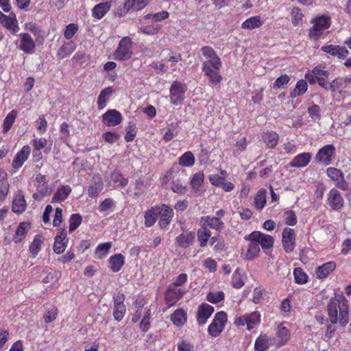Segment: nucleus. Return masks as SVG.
<instances>
[{
    "label": "nucleus",
    "instance_id": "nucleus-1",
    "mask_svg": "<svg viewBox=\"0 0 351 351\" xmlns=\"http://www.w3.org/2000/svg\"><path fill=\"white\" fill-rule=\"evenodd\" d=\"M201 52L206 59L202 62V71L208 79L210 86H215L221 84L223 77L220 73L222 62L215 49L208 45L201 48Z\"/></svg>",
    "mask_w": 351,
    "mask_h": 351
},
{
    "label": "nucleus",
    "instance_id": "nucleus-2",
    "mask_svg": "<svg viewBox=\"0 0 351 351\" xmlns=\"http://www.w3.org/2000/svg\"><path fill=\"white\" fill-rule=\"evenodd\" d=\"M348 301L343 294L332 298L327 305V311L332 324L339 322L345 326L349 321Z\"/></svg>",
    "mask_w": 351,
    "mask_h": 351
},
{
    "label": "nucleus",
    "instance_id": "nucleus-3",
    "mask_svg": "<svg viewBox=\"0 0 351 351\" xmlns=\"http://www.w3.org/2000/svg\"><path fill=\"white\" fill-rule=\"evenodd\" d=\"M228 322V315L225 311H219L214 315V317L208 325L207 332L213 338L219 337L225 329Z\"/></svg>",
    "mask_w": 351,
    "mask_h": 351
},
{
    "label": "nucleus",
    "instance_id": "nucleus-4",
    "mask_svg": "<svg viewBox=\"0 0 351 351\" xmlns=\"http://www.w3.org/2000/svg\"><path fill=\"white\" fill-rule=\"evenodd\" d=\"M132 47L133 42L130 37L125 36L122 38L113 53L114 58L118 61L130 60L133 56Z\"/></svg>",
    "mask_w": 351,
    "mask_h": 351
},
{
    "label": "nucleus",
    "instance_id": "nucleus-5",
    "mask_svg": "<svg viewBox=\"0 0 351 351\" xmlns=\"http://www.w3.org/2000/svg\"><path fill=\"white\" fill-rule=\"evenodd\" d=\"M313 26L309 29L308 36L315 40H318L323 32L328 29L331 24L330 18L326 15L317 16L313 21Z\"/></svg>",
    "mask_w": 351,
    "mask_h": 351
},
{
    "label": "nucleus",
    "instance_id": "nucleus-6",
    "mask_svg": "<svg viewBox=\"0 0 351 351\" xmlns=\"http://www.w3.org/2000/svg\"><path fill=\"white\" fill-rule=\"evenodd\" d=\"M261 321L260 312L255 311L250 313L236 315L234 319V324L237 326H247L248 331L252 330Z\"/></svg>",
    "mask_w": 351,
    "mask_h": 351
},
{
    "label": "nucleus",
    "instance_id": "nucleus-7",
    "mask_svg": "<svg viewBox=\"0 0 351 351\" xmlns=\"http://www.w3.org/2000/svg\"><path fill=\"white\" fill-rule=\"evenodd\" d=\"M329 72L322 69V66H316L311 72L305 75L306 80L310 84L317 83L321 87L328 89L327 79Z\"/></svg>",
    "mask_w": 351,
    "mask_h": 351
},
{
    "label": "nucleus",
    "instance_id": "nucleus-8",
    "mask_svg": "<svg viewBox=\"0 0 351 351\" xmlns=\"http://www.w3.org/2000/svg\"><path fill=\"white\" fill-rule=\"evenodd\" d=\"M336 156V149L334 145L328 144L318 149L315 156V161L319 165H330Z\"/></svg>",
    "mask_w": 351,
    "mask_h": 351
},
{
    "label": "nucleus",
    "instance_id": "nucleus-9",
    "mask_svg": "<svg viewBox=\"0 0 351 351\" xmlns=\"http://www.w3.org/2000/svg\"><path fill=\"white\" fill-rule=\"evenodd\" d=\"M327 176L334 182L335 187L343 191L350 190L349 183L346 180L343 172L336 167H328L326 171Z\"/></svg>",
    "mask_w": 351,
    "mask_h": 351
},
{
    "label": "nucleus",
    "instance_id": "nucleus-10",
    "mask_svg": "<svg viewBox=\"0 0 351 351\" xmlns=\"http://www.w3.org/2000/svg\"><path fill=\"white\" fill-rule=\"evenodd\" d=\"M244 239L250 241H256L258 245H261L263 250L271 249L274 243L273 237L259 231H254L250 234L245 235Z\"/></svg>",
    "mask_w": 351,
    "mask_h": 351
},
{
    "label": "nucleus",
    "instance_id": "nucleus-11",
    "mask_svg": "<svg viewBox=\"0 0 351 351\" xmlns=\"http://www.w3.org/2000/svg\"><path fill=\"white\" fill-rule=\"evenodd\" d=\"M337 188L331 189L327 194L326 203L332 210L339 211L345 204V200Z\"/></svg>",
    "mask_w": 351,
    "mask_h": 351
},
{
    "label": "nucleus",
    "instance_id": "nucleus-12",
    "mask_svg": "<svg viewBox=\"0 0 351 351\" xmlns=\"http://www.w3.org/2000/svg\"><path fill=\"white\" fill-rule=\"evenodd\" d=\"M186 291L184 288L172 287L169 285L165 293V302L168 308H171L184 296Z\"/></svg>",
    "mask_w": 351,
    "mask_h": 351
},
{
    "label": "nucleus",
    "instance_id": "nucleus-13",
    "mask_svg": "<svg viewBox=\"0 0 351 351\" xmlns=\"http://www.w3.org/2000/svg\"><path fill=\"white\" fill-rule=\"evenodd\" d=\"M185 91L181 82L177 80L174 81L169 90L171 103L175 106L181 104L184 99Z\"/></svg>",
    "mask_w": 351,
    "mask_h": 351
},
{
    "label": "nucleus",
    "instance_id": "nucleus-14",
    "mask_svg": "<svg viewBox=\"0 0 351 351\" xmlns=\"http://www.w3.org/2000/svg\"><path fill=\"white\" fill-rule=\"evenodd\" d=\"M69 239L67 232L65 228H60L54 238L53 245V252L57 254H62L68 245Z\"/></svg>",
    "mask_w": 351,
    "mask_h": 351
},
{
    "label": "nucleus",
    "instance_id": "nucleus-15",
    "mask_svg": "<svg viewBox=\"0 0 351 351\" xmlns=\"http://www.w3.org/2000/svg\"><path fill=\"white\" fill-rule=\"evenodd\" d=\"M214 311V307L207 303H202L199 304L197 307L195 315L197 324L199 326L206 324Z\"/></svg>",
    "mask_w": 351,
    "mask_h": 351
},
{
    "label": "nucleus",
    "instance_id": "nucleus-16",
    "mask_svg": "<svg viewBox=\"0 0 351 351\" xmlns=\"http://www.w3.org/2000/svg\"><path fill=\"white\" fill-rule=\"evenodd\" d=\"M158 217H160L158 226L161 229H165L172 221L174 215L173 210L169 206L163 204L158 206Z\"/></svg>",
    "mask_w": 351,
    "mask_h": 351
},
{
    "label": "nucleus",
    "instance_id": "nucleus-17",
    "mask_svg": "<svg viewBox=\"0 0 351 351\" xmlns=\"http://www.w3.org/2000/svg\"><path fill=\"white\" fill-rule=\"evenodd\" d=\"M282 243L285 251L291 253L295 247V234L294 230L285 228L282 231Z\"/></svg>",
    "mask_w": 351,
    "mask_h": 351
},
{
    "label": "nucleus",
    "instance_id": "nucleus-18",
    "mask_svg": "<svg viewBox=\"0 0 351 351\" xmlns=\"http://www.w3.org/2000/svg\"><path fill=\"white\" fill-rule=\"evenodd\" d=\"M125 295L122 293H119L116 297H114L113 305V317L115 320L121 321L124 317L126 312V308L124 304Z\"/></svg>",
    "mask_w": 351,
    "mask_h": 351
},
{
    "label": "nucleus",
    "instance_id": "nucleus-19",
    "mask_svg": "<svg viewBox=\"0 0 351 351\" xmlns=\"http://www.w3.org/2000/svg\"><path fill=\"white\" fill-rule=\"evenodd\" d=\"M21 40L19 49L27 54H32L36 50V43L31 35L28 33L19 34Z\"/></svg>",
    "mask_w": 351,
    "mask_h": 351
},
{
    "label": "nucleus",
    "instance_id": "nucleus-20",
    "mask_svg": "<svg viewBox=\"0 0 351 351\" xmlns=\"http://www.w3.org/2000/svg\"><path fill=\"white\" fill-rule=\"evenodd\" d=\"M291 337L289 330L283 324H280L276 328L274 343L276 347L280 348L287 343Z\"/></svg>",
    "mask_w": 351,
    "mask_h": 351
},
{
    "label": "nucleus",
    "instance_id": "nucleus-21",
    "mask_svg": "<svg viewBox=\"0 0 351 351\" xmlns=\"http://www.w3.org/2000/svg\"><path fill=\"white\" fill-rule=\"evenodd\" d=\"M31 153V148L28 145H24L15 155L12 160V167L15 171H18L24 162L28 159Z\"/></svg>",
    "mask_w": 351,
    "mask_h": 351
},
{
    "label": "nucleus",
    "instance_id": "nucleus-22",
    "mask_svg": "<svg viewBox=\"0 0 351 351\" xmlns=\"http://www.w3.org/2000/svg\"><path fill=\"white\" fill-rule=\"evenodd\" d=\"M201 226L210 228L218 232H220L224 228V223L217 217L214 216H203L199 219Z\"/></svg>",
    "mask_w": 351,
    "mask_h": 351
},
{
    "label": "nucleus",
    "instance_id": "nucleus-23",
    "mask_svg": "<svg viewBox=\"0 0 351 351\" xmlns=\"http://www.w3.org/2000/svg\"><path fill=\"white\" fill-rule=\"evenodd\" d=\"M321 50L332 56L337 57L339 59H346L348 54V50L343 46L335 45H326L322 47Z\"/></svg>",
    "mask_w": 351,
    "mask_h": 351
},
{
    "label": "nucleus",
    "instance_id": "nucleus-24",
    "mask_svg": "<svg viewBox=\"0 0 351 351\" xmlns=\"http://www.w3.org/2000/svg\"><path fill=\"white\" fill-rule=\"evenodd\" d=\"M122 119L121 112L115 109L108 110L102 115L104 124L108 127H114L120 124L122 121Z\"/></svg>",
    "mask_w": 351,
    "mask_h": 351
},
{
    "label": "nucleus",
    "instance_id": "nucleus-25",
    "mask_svg": "<svg viewBox=\"0 0 351 351\" xmlns=\"http://www.w3.org/2000/svg\"><path fill=\"white\" fill-rule=\"evenodd\" d=\"M27 203L23 191L18 190L15 193L12 204V210L16 214H21L26 210Z\"/></svg>",
    "mask_w": 351,
    "mask_h": 351
},
{
    "label": "nucleus",
    "instance_id": "nucleus-26",
    "mask_svg": "<svg viewBox=\"0 0 351 351\" xmlns=\"http://www.w3.org/2000/svg\"><path fill=\"white\" fill-rule=\"evenodd\" d=\"M275 343L272 337L261 332L255 340L254 348L256 351H267Z\"/></svg>",
    "mask_w": 351,
    "mask_h": 351
},
{
    "label": "nucleus",
    "instance_id": "nucleus-27",
    "mask_svg": "<svg viewBox=\"0 0 351 351\" xmlns=\"http://www.w3.org/2000/svg\"><path fill=\"white\" fill-rule=\"evenodd\" d=\"M212 185L221 188L226 192H230L234 189V184L226 180L224 177L213 174L208 177Z\"/></svg>",
    "mask_w": 351,
    "mask_h": 351
},
{
    "label": "nucleus",
    "instance_id": "nucleus-28",
    "mask_svg": "<svg viewBox=\"0 0 351 351\" xmlns=\"http://www.w3.org/2000/svg\"><path fill=\"white\" fill-rule=\"evenodd\" d=\"M260 252V247L256 241H250L249 244L241 249V255L248 261L254 260Z\"/></svg>",
    "mask_w": 351,
    "mask_h": 351
},
{
    "label": "nucleus",
    "instance_id": "nucleus-29",
    "mask_svg": "<svg viewBox=\"0 0 351 351\" xmlns=\"http://www.w3.org/2000/svg\"><path fill=\"white\" fill-rule=\"evenodd\" d=\"M104 188V182L99 174L93 176V182L88 189V195L90 197H97Z\"/></svg>",
    "mask_w": 351,
    "mask_h": 351
},
{
    "label": "nucleus",
    "instance_id": "nucleus-30",
    "mask_svg": "<svg viewBox=\"0 0 351 351\" xmlns=\"http://www.w3.org/2000/svg\"><path fill=\"white\" fill-rule=\"evenodd\" d=\"M311 158V153L303 152L295 156L289 165L291 167L303 168L310 163Z\"/></svg>",
    "mask_w": 351,
    "mask_h": 351
},
{
    "label": "nucleus",
    "instance_id": "nucleus-31",
    "mask_svg": "<svg viewBox=\"0 0 351 351\" xmlns=\"http://www.w3.org/2000/svg\"><path fill=\"white\" fill-rule=\"evenodd\" d=\"M336 269V263L334 261H329L321 266H319L315 270V276L317 279L323 280L326 278L330 274Z\"/></svg>",
    "mask_w": 351,
    "mask_h": 351
},
{
    "label": "nucleus",
    "instance_id": "nucleus-32",
    "mask_svg": "<svg viewBox=\"0 0 351 351\" xmlns=\"http://www.w3.org/2000/svg\"><path fill=\"white\" fill-rule=\"evenodd\" d=\"M112 1L101 2L93 7L92 9V16L96 19H102L110 10Z\"/></svg>",
    "mask_w": 351,
    "mask_h": 351
},
{
    "label": "nucleus",
    "instance_id": "nucleus-33",
    "mask_svg": "<svg viewBox=\"0 0 351 351\" xmlns=\"http://www.w3.org/2000/svg\"><path fill=\"white\" fill-rule=\"evenodd\" d=\"M264 24L263 20L259 15L250 16L241 23V28L246 30H253L261 27Z\"/></svg>",
    "mask_w": 351,
    "mask_h": 351
},
{
    "label": "nucleus",
    "instance_id": "nucleus-34",
    "mask_svg": "<svg viewBox=\"0 0 351 351\" xmlns=\"http://www.w3.org/2000/svg\"><path fill=\"white\" fill-rule=\"evenodd\" d=\"M195 239V233L193 231H190L179 234L176 240L178 246L182 248H187L194 243Z\"/></svg>",
    "mask_w": 351,
    "mask_h": 351
},
{
    "label": "nucleus",
    "instance_id": "nucleus-35",
    "mask_svg": "<svg viewBox=\"0 0 351 351\" xmlns=\"http://www.w3.org/2000/svg\"><path fill=\"white\" fill-rule=\"evenodd\" d=\"M262 139L267 148L274 149L279 141V135L274 131H266L262 134Z\"/></svg>",
    "mask_w": 351,
    "mask_h": 351
},
{
    "label": "nucleus",
    "instance_id": "nucleus-36",
    "mask_svg": "<svg viewBox=\"0 0 351 351\" xmlns=\"http://www.w3.org/2000/svg\"><path fill=\"white\" fill-rule=\"evenodd\" d=\"M1 24L6 29L10 31V34L12 35H16L20 29L18 21L14 14L8 16L4 21H3Z\"/></svg>",
    "mask_w": 351,
    "mask_h": 351
},
{
    "label": "nucleus",
    "instance_id": "nucleus-37",
    "mask_svg": "<svg viewBox=\"0 0 351 351\" xmlns=\"http://www.w3.org/2000/svg\"><path fill=\"white\" fill-rule=\"evenodd\" d=\"M76 49V45L73 40L64 41L62 46L58 49L57 57L59 59H64L71 55Z\"/></svg>",
    "mask_w": 351,
    "mask_h": 351
},
{
    "label": "nucleus",
    "instance_id": "nucleus-38",
    "mask_svg": "<svg viewBox=\"0 0 351 351\" xmlns=\"http://www.w3.org/2000/svg\"><path fill=\"white\" fill-rule=\"evenodd\" d=\"M71 188L69 185H62L58 187L52 197L53 203H60L67 199L69 194L71 193Z\"/></svg>",
    "mask_w": 351,
    "mask_h": 351
},
{
    "label": "nucleus",
    "instance_id": "nucleus-39",
    "mask_svg": "<svg viewBox=\"0 0 351 351\" xmlns=\"http://www.w3.org/2000/svg\"><path fill=\"white\" fill-rule=\"evenodd\" d=\"M113 93V89L111 86L104 88L98 95L97 104L99 110H103L107 106V102Z\"/></svg>",
    "mask_w": 351,
    "mask_h": 351
},
{
    "label": "nucleus",
    "instance_id": "nucleus-40",
    "mask_svg": "<svg viewBox=\"0 0 351 351\" xmlns=\"http://www.w3.org/2000/svg\"><path fill=\"white\" fill-rule=\"evenodd\" d=\"M30 228V223L27 222L20 223L18 226L14 235L13 236V241L15 243H21L27 236V232Z\"/></svg>",
    "mask_w": 351,
    "mask_h": 351
},
{
    "label": "nucleus",
    "instance_id": "nucleus-41",
    "mask_svg": "<svg viewBox=\"0 0 351 351\" xmlns=\"http://www.w3.org/2000/svg\"><path fill=\"white\" fill-rule=\"evenodd\" d=\"M158 206L152 207L145 212V226L150 228L154 225L158 217Z\"/></svg>",
    "mask_w": 351,
    "mask_h": 351
},
{
    "label": "nucleus",
    "instance_id": "nucleus-42",
    "mask_svg": "<svg viewBox=\"0 0 351 351\" xmlns=\"http://www.w3.org/2000/svg\"><path fill=\"white\" fill-rule=\"evenodd\" d=\"M110 268L113 272L119 271L125 264V258L121 254H116L110 257Z\"/></svg>",
    "mask_w": 351,
    "mask_h": 351
},
{
    "label": "nucleus",
    "instance_id": "nucleus-43",
    "mask_svg": "<svg viewBox=\"0 0 351 351\" xmlns=\"http://www.w3.org/2000/svg\"><path fill=\"white\" fill-rule=\"evenodd\" d=\"M34 186L36 188V191L33 193L32 197L36 201L42 200L45 196L50 195L51 193V189L48 186L47 182Z\"/></svg>",
    "mask_w": 351,
    "mask_h": 351
},
{
    "label": "nucleus",
    "instance_id": "nucleus-44",
    "mask_svg": "<svg viewBox=\"0 0 351 351\" xmlns=\"http://www.w3.org/2000/svg\"><path fill=\"white\" fill-rule=\"evenodd\" d=\"M171 321L177 326H182L187 321L186 312L183 308L176 310L171 315Z\"/></svg>",
    "mask_w": 351,
    "mask_h": 351
},
{
    "label": "nucleus",
    "instance_id": "nucleus-45",
    "mask_svg": "<svg viewBox=\"0 0 351 351\" xmlns=\"http://www.w3.org/2000/svg\"><path fill=\"white\" fill-rule=\"evenodd\" d=\"M162 52L166 53L163 61L170 62L171 67L174 66L176 63L181 61L182 59V54L180 52L173 51L171 49H165L162 50Z\"/></svg>",
    "mask_w": 351,
    "mask_h": 351
},
{
    "label": "nucleus",
    "instance_id": "nucleus-46",
    "mask_svg": "<svg viewBox=\"0 0 351 351\" xmlns=\"http://www.w3.org/2000/svg\"><path fill=\"white\" fill-rule=\"evenodd\" d=\"M48 141L47 138L41 137L39 138H34L32 141V145L33 146V148H35V149H44L43 152L45 154H49L51 151V145L52 143H51L49 145H47Z\"/></svg>",
    "mask_w": 351,
    "mask_h": 351
},
{
    "label": "nucleus",
    "instance_id": "nucleus-47",
    "mask_svg": "<svg viewBox=\"0 0 351 351\" xmlns=\"http://www.w3.org/2000/svg\"><path fill=\"white\" fill-rule=\"evenodd\" d=\"M197 240L200 247H204L207 245L209 239L211 238V232L206 227L204 226L199 228L197 232Z\"/></svg>",
    "mask_w": 351,
    "mask_h": 351
},
{
    "label": "nucleus",
    "instance_id": "nucleus-48",
    "mask_svg": "<svg viewBox=\"0 0 351 351\" xmlns=\"http://www.w3.org/2000/svg\"><path fill=\"white\" fill-rule=\"evenodd\" d=\"M195 158L191 151H187L178 158V164L184 167H191L194 165Z\"/></svg>",
    "mask_w": 351,
    "mask_h": 351
},
{
    "label": "nucleus",
    "instance_id": "nucleus-49",
    "mask_svg": "<svg viewBox=\"0 0 351 351\" xmlns=\"http://www.w3.org/2000/svg\"><path fill=\"white\" fill-rule=\"evenodd\" d=\"M307 80H300L297 82L295 88L291 91L290 97L295 98L303 95L307 90L308 84Z\"/></svg>",
    "mask_w": 351,
    "mask_h": 351
},
{
    "label": "nucleus",
    "instance_id": "nucleus-50",
    "mask_svg": "<svg viewBox=\"0 0 351 351\" xmlns=\"http://www.w3.org/2000/svg\"><path fill=\"white\" fill-rule=\"evenodd\" d=\"M17 117V111L16 110H11L5 117L3 122V132L8 133L14 124Z\"/></svg>",
    "mask_w": 351,
    "mask_h": 351
},
{
    "label": "nucleus",
    "instance_id": "nucleus-51",
    "mask_svg": "<svg viewBox=\"0 0 351 351\" xmlns=\"http://www.w3.org/2000/svg\"><path fill=\"white\" fill-rule=\"evenodd\" d=\"M267 191L265 189H260L254 197V207L258 210H261L266 204Z\"/></svg>",
    "mask_w": 351,
    "mask_h": 351
},
{
    "label": "nucleus",
    "instance_id": "nucleus-52",
    "mask_svg": "<svg viewBox=\"0 0 351 351\" xmlns=\"http://www.w3.org/2000/svg\"><path fill=\"white\" fill-rule=\"evenodd\" d=\"M43 243V236L40 234H36L34 237L33 241L31 243L29 249V252L32 254L34 258H35L37 256V254L41 250Z\"/></svg>",
    "mask_w": 351,
    "mask_h": 351
},
{
    "label": "nucleus",
    "instance_id": "nucleus-53",
    "mask_svg": "<svg viewBox=\"0 0 351 351\" xmlns=\"http://www.w3.org/2000/svg\"><path fill=\"white\" fill-rule=\"evenodd\" d=\"M111 180L117 184V187L124 188L128 184V179L123 177V174L117 170H114L110 175Z\"/></svg>",
    "mask_w": 351,
    "mask_h": 351
},
{
    "label": "nucleus",
    "instance_id": "nucleus-54",
    "mask_svg": "<svg viewBox=\"0 0 351 351\" xmlns=\"http://www.w3.org/2000/svg\"><path fill=\"white\" fill-rule=\"evenodd\" d=\"M295 282L298 285L306 284L309 278L307 274L301 267H296L293 269Z\"/></svg>",
    "mask_w": 351,
    "mask_h": 351
},
{
    "label": "nucleus",
    "instance_id": "nucleus-55",
    "mask_svg": "<svg viewBox=\"0 0 351 351\" xmlns=\"http://www.w3.org/2000/svg\"><path fill=\"white\" fill-rule=\"evenodd\" d=\"M150 0H127L126 5L132 11H139L145 8Z\"/></svg>",
    "mask_w": 351,
    "mask_h": 351
},
{
    "label": "nucleus",
    "instance_id": "nucleus-56",
    "mask_svg": "<svg viewBox=\"0 0 351 351\" xmlns=\"http://www.w3.org/2000/svg\"><path fill=\"white\" fill-rule=\"evenodd\" d=\"M111 247L112 243L110 241L99 243L95 249V255L98 258H102L105 257L108 254Z\"/></svg>",
    "mask_w": 351,
    "mask_h": 351
},
{
    "label": "nucleus",
    "instance_id": "nucleus-57",
    "mask_svg": "<svg viewBox=\"0 0 351 351\" xmlns=\"http://www.w3.org/2000/svg\"><path fill=\"white\" fill-rule=\"evenodd\" d=\"M204 180V175L202 172L195 173L191 180V186L192 189L197 192L199 191V187Z\"/></svg>",
    "mask_w": 351,
    "mask_h": 351
},
{
    "label": "nucleus",
    "instance_id": "nucleus-58",
    "mask_svg": "<svg viewBox=\"0 0 351 351\" xmlns=\"http://www.w3.org/2000/svg\"><path fill=\"white\" fill-rule=\"evenodd\" d=\"M304 14L298 7H293L291 11V23L293 26H298L302 21Z\"/></svg>",
    "mask_w": 351,
    "mask_h": 351
},
{
    "label": "nucleus",
    "instance_id": "nucleus-59",
    "mask_svg": "<svg viewBox=\"0 0 351 351\" xmlns=\"http://www.w3.org/2000/svg\"><path fill=\"white\" fill-rule=\"evenodd\" d=\"M206 300L212 304H217L224 300L225 295L223 291L212 292L210 291L206 295Z\"/></svg>",
    "mask_w": 351,
    "mask_h": 351
},
{
    "label": "nucleus",
    "instance_id": "nucleus-60",
    "mask_svg": "<svg viewBox=\"0 0 351 351\" xmlns=\"http://www.w3.org/2000/svg\"><path fill=\"white\" fill-rule=\"evenodd\" d=\"M82 217L80 214H72L69 218V232L75 231L82 223Z\"/></svg>",
    "mask_w": 351,
    "mask_h": 351
},
{
    "label": "nucleus",
    "instance_id": "nucleus-61",
    "mask_svg": "<svg viewBox=\"0 0 351 351\" xmlns=\"http://www.w3.org/2000/svg\"><path fill=\"white\" fill-rule=\"evenodd\" d=\"M169 17V13L167 11H161L154 14L149 13L144 16L146 20H154L156 22L162 21Z\"/></svg>",
    "mask_w": 351,
    "mask_h": 351
},
{
    "label": "nucleus",
    "instance_id": "nucleus-62",
    "mask_svg": "<svg viewBox=\"0 0 351 351\" xmlns=\"http://www.w3.org/2000/svg\"><path fill=\"white\" fill-rule=\"evenodd\" d=\"M58 315V309L56 306L47 309L43 315L46 324H50L56 319Z\"/></svg>",
    "mask_w": 351,
    "mask_h": 351
},
{
    "label": "nucleus",
    "instance_id": "nucleus-63",
    "mask_svg": "<svg viewBox=\"0 0 351 351\" xmlns=\"http://www.w3.org/2000/svg\"><path fill=\"white\" fill-rule=\"evenodd\" d=\"M210 244L216 252L223 251L225 248L224 240L218 237H212L210 239Z\"/></svg>",
    "mask_w": 351,
    "mask_h": 351
},
{
    "label": "nucleus",
    "instance_id": "nucleus-64",
    "mask_svg": "<svg viewBox=\"0 0 351 351\" xmlns=\"http://www.w3.org/2000/svg\"><path fill=\"white\" fill-rule=\"evenodd\" d=\"M79 26L76 23H69L66 26L64 36L67 40H71L77 32Z\"/></svg>",
    "mask_w": 351,
    "mask_h": 351
}]
</instances>
